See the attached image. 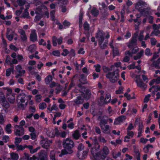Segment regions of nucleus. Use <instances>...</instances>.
<instances>
[{
	"label": "nucleus",
	"mask_w": 160,
	"mask_h": 160,
	"mask_svg": "<svg viewBox=\"0 0 160 160\" xmlns=\"http://www.w3.org/2000/svg\"><path fill=\"white\" fill-rule=\"evenodd\" d=\"M138 34V32L134 34V36L132 39L128 43V46L129 48H131L133 46L136 45L137 41V37Z\"/></svg>",
	"instance_id": "obj_5"
},
{
	"label": "nucleus",
	"mask_w": 160,
	"mask_h": 160,
	"mask_svg": "<svg viewBox=\"0 0 160 160\" xmlns=\"http://www.w3.org/2000/svg\"><path fill=\"white\" fill-rule=\"evenodd\" d=\"M56 135L57 136H60L62 138H65L66 136V133L65 132H60L57 128H55Z\"/></svg>",
	"instance_id": "obj_20"
},
{
	"label": "nucleus",
	"mask_w": 160,
	"mask_h": 160,
	"mask_svg": "<svg viewBox=\"0 0 160 160\" xmlns=\"http://www.w3.org/2000/svg\"><path fill=\"white\" fill-rule=\"evenodd\" d=\"M22 17L24 18H29L30 17L29 16V13L27 11V9H25L24 12L22 13Z\"/></svg>",
	"instance_id": "obj_36"
},
{
	"label": "nucleus",
	"mask_w": 160,
	"mask_h": 160,
	"mask_svg": "<svg viewBox=\"0 0 160 160\" xmlns=\"http://www.w3.org/2000/svg\"><path fill=\"white\" fill-rule=\"evenodd\" d=\"M79 80L80 81V82L83 84H84L87 83V81L86 78L83 74L80 75Z\"/></svg>",
	"instance_id": "obj_34"
},
{
	"label": "nucleus",
	"mask_w": 160,
	"mask_h": 160,
	"mask_svg": "<svg viewBox=\"0 0 160 160\" xmlns=\"http://www.w3.org/2000/svg\"><path fill=\"white\" fill-rule=\"evenodd\" d=\"M72 136L74 139L76 140H77L79 138L81 135L79 133V131L77 130L74 132L72 134Z\"/></svg>",
	"instance_id": "obj_28"
},
{
	"label": "nucleus",
	"mask_w": 160,
	"mask_h": 160,
	"mask_svg": "<svg viewBox=\"0 0 160 160\" xmlns=\"http://www.w3.org/2000/svg\"><path fill=\"white\" fill-rule=\"evenodd\" d=\"M74 102L76 104H80L83 102V100L81 96H78L74 100Z\"/></svg>",
	"instance_id": "obj_27"
},
{
	"label": "nucleus",
	"mask_w": 160,
	"mask_h": 160,
	"mask_svg": "<svg viewBox=\"0 0 160 160\" xmlns=\"http://www.w3.org/2000/svg\"><path fill=\"white\" fill-rule=\"evenodd\" d=\"M5 120L2 113H0V124L3 125L5 122Z\"/></svg>",
	"instance_id": "obj_41"
},
{
	"label": "nucleus",
	"mask_w": 160,
	"mask_h": 160,
	"mask_svg": "<svg viewBox=\"0 0 160 160\" xmlns=\"http://www.w3.org/2000/svg\"><path fill=\"white\" fill-rule=\"evenodd\" d=\"M91 13L94 16H97L99 13L98 10L95 8H93L91 11Z\"/></svg>",
	"instance_id": "obj_32"
},
{
	"label": "nucleus",
	"mask_w": 160,
	"mask_h": 160,
	"mask_svg": "<svg viewBox=\"0 0 160 160\" xmlns=\"http://www.w3.org/2000/svg\"><path fill=\"white\" fill-rule=\"evenodd\" d=\"M109 150L108 148L106 146L103 147L102 149L98 152V154L102 159H104L107 156L109 153Z\"/></svg>",
	"instance_id": "obj_3"
},
{
	"label": "nucleus",
	"mask_w": 160,
	"mask_h": 160,
	"mask_svg": "<svg viewBox=\"0 0 160 160\" xmlns=\"http://www.w3.org/2000/svg\"><path fill=\"white\" fill-rule=\"evenodd\" d=\"M62 145L65 149L61 151V153L59 155L60 157L67 154H71L73 152L72 148L74 146L73 141L70 138H67L63 140Z\"/></svg>",
	"instance_id": "obj_1"
},
{
	"label": "nucleus",
	"mask_w": 160,
	"mask_h": 160,
	"mask_svg": "<svg viewBox=\"0 0 160 160\" xmlns=\"http://www.w3.org/2000/svg\"><path fill=\"white\" fill-rule=\"evenodd\" d=\"M87 154V152L86 151H83L82 153V156H80L79 155V152L78 151V152L77 156L80 159H84L86 158Z\"/></svg>",
	"instance_id": "obj_30"
},
{
	"label": "nucleus",
	"mask_w": 160,
	"mask_h": 160,
	"mask_svg": "<svg viewBox=\"0 0 160 160\" xmlns=\"http://www.w3.org/2000/svg\"><path fill=\"white\" fill-rule=\"evenodd\" d=\"M144 31H141L140 32L139 35L138 36V39L140 41H141L144 39V36L143 35Z\"/></svg>",
	"instance_id": "obj_39"
},
{
	"label": "nucleus",
	"mask_w": 160,
	"mask_h": 160,
	"mask_svg": "<svg viewBox=\"0 0 160 160\" xmlns=\"http://www.w3.org/2000/svg\"><path fill=\"white\" fill-rule=\"evenodd\" d=\"M12 126L11 124H7L6 126L5 130L6 132L8 134H10L12 133L11 128Z\"/></svg>",
	"instance_id": "obj_29"
},
{
	"label": "nucleus",
	"mask_w": 160,
	"mask_h": 160,
	"mask_svg": "<svg viewBox=\"0 0 160 160\" xmlns=\"http://www.w3.org/2000/svg\"><path fill=\"white\" fill-rule=\"evenodd\" d=\"M17 2L20 6H22L24 5L26 2L25 0H18Z\"/></svg>",
	"instance_id": "obj_52"
},
{
	"label": "nucleus",
	"mask_w": 160,
	"mask_h": 160,
	"mask_svg": "<svg viewBox=\"0 0 160 160\" xmlns=\"http://www.w3.org/2000/svg\"><path fill=\"white\" fill-rule=\"evenodd\" d=\"M11 158L13 160H18L19 158V156L17 153L12 152L10 153Z\"/></svg>",
	"instance_id": "obj_31"
},
{
	"label": "nucleus",
	"mask_w": 160,
	"mask_h": 160,
	"mask_svg": "<svg viewBox=\"0 0 160 160\" xmlns=\"http://www.w3.org/2000/svg\"><path fill=\"white\" fill-rule=\"evenodd\" d=\"M26 96L25 94L22 93L18 95L17 98L18 103H23L25 102Z\"/></svg>",
	"instance_id": "obj_11"
},
{
	"label": "nucleus",
	"mask_w": 160,
	"mask_h": 160,
	"mask_svg": "<svg viewBox=\"0 0 160 160\" xmlns=\"http://www.w3.org/2000/svg\"><path fill=\"white\" fill-rule=\"evenodd\" d=\"M37 48V46L34 44H32L28 48V50L31 53L34 52Z\"/></svg>",
	"instance_id": "obj_24"
},
{
	"label": "nucleus",
	"mask_w": 160,
	"mask_h": 160,
	"mask_svg": "<svg viewBox=\"0 0 160 160\" xmlns=\"http://www.w3.org/2000/svg\"><path fill=\"white\" fill-rule=\"evenodd\" d=\"M113 55L114 56H116L119 54V51L118 49L117 48H112Z\"/></svg>",
	"instance_id": "obj_55"
},
{
	"label": "nucleus",
	"mask_w": 160,
	"mask_h": 160,
	"mask_svg": "<svg viewBox=\"0 0 160 160\" xmlns=\"http://www.w3.org/2000/svg\"><path fill=\"white\" fill-rule=\"evenodd\" d=\"M150 42L152 46H154L156 44L157 41L155 38H150Z\"/></svg>",
	"instance_id": "obj_47"
},
{
	"label": "nucleus",
	"mask_w": 160,
	"mask_h": 160,
	"mask_svg": "<svg viewBox=\"0 0 160 160\" xmlns=\"http://www.w3.org/2000/svg\"><path fill=\"white\" fill-rule=\"evenodd\" d=\"M135 8L137 9H139L141 8H142V5L141 4V2H139L137 3L135 5Z\"/></svg>",
	"instance_id": "obj_64"
},
{
	"label": "nucleus",
	"mask_w": 160,
	"mask_h": 160,
	"mask_svg": "<svg viewBox=\"0 0 160 160\" xmlns=\"http://www.w3.org/2000/svg\"><path fill=\"white\" fill-rule=\"evenodd\" d=\"M11 31H12L11 29L8 28L7 29L6 36L7 38L9 41H12V40L13 37L15 34L14 32H10Z\"/></svg>",
	"instance_id": "obj_14"
},
{
	"label": "nucleus",
	"mask_w": 160,
	"mask_h": 160,
	"mask_svg": "<svg viewBox=\"0 0 160 160\" xmlns=\"http://www.w3.org/2000/svg\"><path fill=\"white\" fill-rule=\"evenodd\" d=\"M30 38L31 41L34 42L36 41L37 39V36L36 34V30H32L30 35Z\"/></svg>",
	"instance_id": "obj_18"
},
{
	"label": "nucleus",
	"mask_w": 160,
	"mask_h": 160,
	"mask_svg": "<svg viewBox=\"0 0 160 160\" xmlns=\"http://www.w3.org/2000/svg\"><path fill=\"white\" fill-rule=\"evenodd\" d=\"M124 96L128 100H129L131 99H133L135 98V97L133 96L131 97L130 94H128V92H126L124 94Z\"/></svg>",
	"instance_id": "obj_51"
},
{
	"label": "nucleus",
	"mask_w": 160,
	"mask_h": 160,
	"mask_svg": "<svg viewBox=\"0 0 160 160\" xmlns=\"http://www.w3.org/2000/svg\"><path fill=\"white\" fill-rule=\"evenodd\" d=\"M57 88H56V90H57L56 93L57 94H58L62 90V88L61 87L60 85L58 83H57Z\"/></svg>",
	"instance_id": "obj_53"
},
{
	"label": "nucleus",
	"mask_w": 160,
	"mask_h": 160,
	"mask_svg": "<svg viewBox=\"0 0 160 160\" xmlns=\"http://www.w3.org/2000/svg\"><path fill=\"white\" fill-rule=\"evenodd\" d=\"M101 128L103 133L107 134L110 133V126L109 125H106Z\"/></svg>",
	"instance_id": "obj_21"
},
{
	"label": "nucleus",
	"mask_w": 160,
	"mask_h": 160,
	"mask_svg": "<svg viewBox=\"0 0 160 160\" xmlns=\"http://www.w3.org/2000/svg\"><path fill=\"white\" fill-rule=\"evenodd\" d=\"M55 152L54 151H51L50 155V160L56 159L55 157Z\"/></svg>",
	"instance_id": "obj_45"
},
{
	"label": "nucleus",
	"mask_w": 160,
	"mask_h": 160,
	"mask_svg": "<svg viewBox=\"0 0 160 160\" xmlns=\"http://www.w3.org/2000/svg\"><path fill=\"white\" fill-rule=\"evenodd\" d=\"M112 157L115 159H116L120 157L121 155V153L118 152L117 153L115 150H113L111 152Z\"/></svg>",
	"instance_id": "obj_26"
},
{
	"label": "nucleus",
	"mask_w": 160,
	"mask_h": 160,
	"mask_svg": "<svg viewBox=\"0 0 160 160\" xmlns=\"http://www.w3.org/2000/svg\"><path fill=\"white\" fill-rule=\"evenodd\" d=\"M103 41H101L98 42V43L100 47L102 49H105L107 46V44L108 43V41L107 40H105V42L103 43Z\"/></svg>",
	"instance_id": "obj_25"
},
{
	"label": "nucleus",
	"mask_w": 160,
	"mask_h": 160,
	"mask_svg": "<svg viewBox=\"0 0 160 160\" xmlns=\"http://www.w3.org/2000/svg\"><path fill=\"white\" fill-rule=\"evenodd\" d=\"M42 96L40 94H37L36 95V100L38 102H40L41 101Z\"/></svg>",
	"instance_id": "obj_57"
},
{
	"label": "nucleus",
	"mask_w": 160,
	"mask_h": 160,
	"mask_svg": "<svg viewBox=\"0 0 160 160\" xmlns=\"http://www.w3.org/2000/svg\"><path fill=\"white\" fill-rule=\"evenodd\" d=\"M15 127V128H17L16 129L14 132L16 135L20 136L24 134V130L23 127L17 125H16Z\"/></svg>",
	"instance_id": "obj_6"
},
{
	"label": "nucleus",
	"mask_w": 160,
	"mask_h": 160,
	"mask_svg": "<svg viewBox=\"0 0 160 160\" xmlns=\"http://www.w3.org/2000/svg\"><path fill=\"white\" fill-rule=\"evenodd\" d=\"M107 123V121L105 119H101L100 120L99 125L100 127H103L106 125Z\"/></svg>",
	"instance_id": "obj_38"
},
{
	"label": "nucleus",
	"mask_w": 160,
	"mask_h": 160,
	"mask_svg": "<svg viewBox=\"0 0 160 160\" xmlns=\"http://www.w3.org/2000/svg\"><path fill=\"white\" fill-rule=\"evenodd\" d=\"M52 44L54 46H56L57 45V38L55 36H53L52 37Z\"/></svg>",
	"instance_id": "obj_63"
},
{
	"label": "nucleus",
	"mask_w": 160,
	"mask_h": 160,
	"mask_svg": "<svg viewBox=\"0 0 160 160\" xmlns=\"http://www.w3.org/2000/svg\"><path fill=\"white\" fill-rule=\"evenodd\" d=\"M18 108L22 110H23L27 105V103L26 104V105H25L24 104H22V103L21 102L18 103Z\"/></svg>",
	"instance_id": "obj_50"
},
{
	"label": "nucleus",
	"mask_w": 160,
	"mask_h": 160,
	"mask_svg": "<svg viewBox=\"0 0 160 160\" xmlns=\"http://www.w3.org/2000/svg\"><path fill=\"white\" fill-rule=\"evenodd\" d=\"M126 118V117L125 116L122 115L116 118L114 122L115 125L120 124L121 123L123 122Z\"/></svg>",
	"instance_id": "obj_8"
},
{
	"label": "nucleus",
	"mask_w": 160,
	"mask_h": 160,
	"mask_svg": "<svg viewBox=\"0 0 160 160\" xmlns=\"http://www.w3.org/2000/svg\"><path fill=\"white\" fill-rule=\"evenodd\" d=\"M52 80V77L51 76H49L47 77L45 79V82L47 84L49 83Z\"/></svg>",
	"instance_id": "obj_42"
},
{
	"label": "nucleus",
	"mask_w": 160,
	"mask_h": 160,
	"mask_svg": "<svg viewBox=\"0 0 160 160\" xmlns=\"http://www.w3.org/2000/svg\"><path fill=\"white\" fill-rule=\"evenodd\" d=\"M15 140L14 143L16 146L18 145L22 141V139L20 138H16Z\"/></svg>",
	"instance_id": "obj_49"
},
{
	"label": "nucleus",
	"mask_w": 160,
	"mask_h": 160,
	"mask_svg": "<svg viewBox=\"0 0 160 160\" xmlns=\"http://www.w3.org/2000/svg\"><path fill=\"white\" fill-rule=\"evenodd\" d=\"M13 70V68H8L6 70V75L7 77H8L10 75L12 72Z\"/></svg>",
	"instance_id": "obj_35"
},
{
	"label": "nucleus",
	"mask_w": 160,
	"mask_h": 160,
	"mask_svg": "<svg viewBox=\"0 0 160 160\" xmlns=\"http://www.w3.org/2000/svg\"><path fill=\"white\" fill-rule=\"evenodd\" d=\"M29 150L30 152L32 154H33L35 152H36L38 150H39L41 148V147L40 146L38 147L35 148H33V147L32 145H29L27 147Z\"/></svg>",
	"instance_id": "obj_15"
},
{
	"label": "nucleus",
	"mask_w": 160,
	"mask_h": 160,
	"mask_svg": "<svg viewBox=\"0 0 160 160\" xmlns=\"http://www.w3.org/2000/svg\"><path fill=\"white\" fill-rule=\"evenodd\" d=\"M160 63V59H158L154 63V66L157 68H160V66L159 64Z\"/></svg>",
	"instance_id": "obj_44"
},
{
	"label": "nucleus",
	"mask_w": 160,
	"mask_h": 160,
	"mask_svg": "<svg viewBox=\"0 0 160 160\" xmlns=\"http://www.w3.org/2000/svg\"><path fill=\"white\" fill-rule=\"evenodd\" d=\"M52 143L51 140H49L47 138L43 139L40 141V144L42 147L44 148L47 149L50 146V144Z\"/></svg>",
	"instance_id": "obj_7"
},
{
	"label": "nucleus",
	"mask_w": 160,
	"mask_h": 160,
	"mask_svg": "<svg viewBox=\"0 0 160 160\" xmlns=\"http://www.w3.org/2000/svg\"><path fill=\"white\" fill-rule=\"evenodd\" d=\"M83 27L85 30H89V25L87 22H84L83 25Z\"/></svg>",
	"instance_id": "obj_58"
},
{
	"label": "nucleus",
	"mask_w": 160,
	"mask_h": 160,
	"mask_svg": "<svg viewBox=\"0 0 160 160\" xmlns=\"http://www.w3.org/2000/svg\"><path fill=\"white\" fill-rule=\"evenodd\" d=\"M18 32L20 35V37L22 40H26L27 38L25 31L22 29L18 28Z\"/></svg>",
	"instance_id": "obj_13"
},
{
	"label": "nucleus",
	"mask_w": 160,
	"mask_h": 160,
	"mask_svg": "<svg viewBox=\"0 0 160 160\" xmlns=\"http://www.w3.org/2000/svg\"><path fill=\"white\" fill-rule=\"evenodd\" d=\"M15 68L21 75H22L23 74L25 73V70H22V68L20 65H18L16 66Z\"/></svg>",
	"instance_id": "obj_22"
},
{
	"label": "nucleus",
	"mask_w": 160,
	"mask_h": 160,
	"mask_svg": "<svg viewBox=\"0 0 160 160\" xmlns=\"http://www.w3.org/2000/svg\"><path fill=\"white\" fill-rule=\"evenodd\" d=\"M123 88L122 86H120L118 89L116 91V94H120L123 93Z\"/></svg>",
	"instance_id": "obj_40"
},
{
	"label": "nucleus",
	"mask_w": 160,
	"mask_h": 160,
	"mask_svg": "<svg viewBox=\"0 0 160 160\" xmlns=\"http://www.w3.org/2000/svg\"><path fill=\"white\" fill-rule=\"evenodd\" d=\"M18 151L20 150H23L26 148H27V147L28 145H24L23 146L22 145H19V144L16 146Z\"/></svg>",
	"instance_id": "obj_33"
},
{
	"label": "nucleus",
	"mask_w": 160,
	"mask_h": 160,
	"mask_svg": "<svg viewBox=\"0 0 160 160\" xmlns=\"http://www.w3.org/2000/svg\"><path fill=\"white\" fill-rule=\"evenodd\" d=\"M135 81L137 83V85L138 87L143 90H145L146 88L147 87L146 84L143 82V81L140 78V77L139 79L137 80H135Z\"/></svg>",
	"instance_id": "obj_10"
},
{
	"label": "nucleus",
	"mask_w": 160,
	"mask_h": 160,
	"mask_svg": "<svg viewBox=\"0 0 160 160\" xmlns=\"http://www.w3.org/2000/svg\"><path fill=\"white\" fill-rule=\"evenodd\" d=\"M111 96L109 94H106L105 98L104 99V102L105 103L107 104L110 102L111 100Z\"/></svg>",
	"instance_id": "obj_37"
},
{
	"label": "nucleus",
	"mask_w": 160,
	"mask_h": 160,
	"mask_svg": "<svg viewBox=\"0 0 160 160\" xmlns=\"http://www.w3.org/2000/svg\"><path fill=\"white\" fill-rule=\"evenodd\" d=\"M145 54L146 56H151L152 54L151 50L148 48H147L145 51Z\"/></svg>",
	"instance_id": "obj_43"
},
{
	"label": "nucleus",
	"mask_w": 160,
	"mask_h": 160,
	"mask_svg": "<svg viewBox=\"0 0 160 160\" xmlns=\"http://www.w3.org/2000/svg\"><path fill=\"white\" fill-rule=\"evenodd\" d=\"M82 97L85 99H88L90 98L92 95L91 92L89 89H86L85 91V93H82Z\"/></svg>",
	"instance_id": "obj_17"
},
{
	"label": "nucleus",
	"mask_w": 160,
	"mask_h": 160,
	"mask_svg": "<svg viewBox=\"0 0 160 160\" xmlns=\"http://www.w3.org/2000/svg\"><path fill=\"white\" fill-rule=\"evenodd\" d=\"M152 28L153 29L154 31L155 32V31L156 30H158L160 28V24H154L152 25Z\"/></svg>",
	"instance_id": "obj_46"
},
{
	"label": "nucleus",
	"mask_w": 160,
	"mask_h": 160,
	"mask_svg": "<svg viewBox=\"0 0 160 160\" xmlns=\"http://www.w3.org/2000/svg\"><path fill=\"white\" fill-rule=\"evenodd\" d=\"M47 107V104L45 102H42L39 105V108L40 109L43 110Z\"/></svg>",
	"instance_id": "obj_48"
},
{
	"label": "nucleus",
	"mask_w": 160,
	"mask_h": 160,
	"mask_svg": "<svg viewBox=\"0 0 160 160\" xmlns=\"http://www.w3.org/2000/svg\"><path fill=\"white\" fill-rule=\"evenodd\" d=\"M94 67L95 68V71L97 72H100L101 71L100 68L101 66L100 64L94 65Z\"/></svg>",
	"instance_id": "obj_56"
},
{
	"label": "nucleus",
	"mask_w": 160,
	"mask_h": 160,
	"mask_svg": "<svg viewBox=\"0 0 160 160\" xmlns=\"http://www.w3.org/2000/svg\"><path fill=\"white\" fill-rule=\"evenodd\" d=\"M46 133L48 137L50 138L54 137L56 135L55 128L54 129L49 128L46 130Z\"/></svg>",
	"instance_id": "obj_12"
},
{
	"label": "nucleus",
	"mask_w": 160,
	"mask_h": 160,
	"mask_svg": "<svg viewBox=\"0 0 160 160\" xmlns=\"http://www.w3.org/2000/svg\"><path fill=\"white\" fill-rule=\"evenodd\" d=\"M105 33L102 31H99L97 33L96 38L98 39V42L103 41Z\"/></svg>",
	"instance_id": "obj_9"
},
{
	"label": "nucleus",
	"mask_w": 160,
	"mask_h": 160,
	"mask_svg": "<svg viewBox=\"0 0 160 160\" xmlns=\"http://www.w3.org/2000/svg\"><path fill=\"white\" fill-rule=\"evenodd\" d=\"M134 152L135 153V157L136 158L137 160H140V154L138 149H136L135 146H133Z\"/></svg>",
	"instance_id": "obj_23"
},
{
	"label": "nucleus",
	"mask_w": 160,
	"mask_h": 160,
	"mask_svg": "<svg viewBox=\"0 0 160 160\" xmlns=\"http://www.w3.org/2000/svg\"><path fill=\"white\" fill-rule=\"evenodd\" d=\"M111 71H113L108 72L106 75V76L111 82L115 83L118 81L119 78L118 69L115 68L114 66H112L111 67Z\"/></svg>",
	"instance_id": "obj_2"
},
{
	"label": "nucleus",
	"mask_w": 160,
	"mask_h": 160,
	"mask_svg": "<svg viewBox=\"0 0 160 160\" xmlns=\"http://www.w3.org/2000/svg\"><path fill=\"white\" fill-rule=\"evenodd\" d=\"M131 76L132 78H134L135 80H137L138 79H139L140 77V75H137L134 74L133 73H131Z\"/></svg>",
	"instance_id": "obj_54"
},
{
	"label": "nucleus",
	"mask_w": 160,
	"mask_h": 160,
	"mask_svg": "<svg viewBox=\"0 0 160 160\" xmlns=\"http://www.w3.org/2000/svg\"><path fill=\"white\" fill-rule=\"evenodd\" d=\"M7 99L9 102L12 104H13L15 102V95L13 94H9L7 96Z\"/></svg>",
	"instance_id": "obj_19"
},
{
	"label": "nucleus",
	"mask_w": 160,
	"mask_h": 160,
	"mask_svg": "<svg viewBox=\"0 0 160 160\" xmlns=\"http://www.w3.org/2000/svg\"><path fill=\"white\" fill-rule=\"evenodd\" d=\"M38 160H48V156L44 151L42 150L37 153Z\"/></svg>",
	"instance_id": "obj_4"
},
{
	"label": "nucleus",
	"mask_w": 160,
	"mask_h": 160,
	"mask_svg": "<svg viewBox=\"0 0 160 160\" xmlns=\"http://www.w3.org/2000/svg\"><path fill=\"white\" fill-rule=\"evenodd\" d=\"M59 7L61 9V11L62 12H65L67 11L66 7L65 6H63L62 5H59Z\"/></svg>",
	"instance_id": "obj_60"
},
{
	"label": "nucleus",
	"mask_w": 160,
	"mask_h": 160,
	"mask_svg": "<svg viewBox=\"0 0 160 160\" xmlns=\"http://www.w3.org/2000/svg\"><path fill=\"white\" fill-rule=\"evenodd\" d=\"M83 17V14L82 13H80V15H79V26L80 27V25H82Z\"/></svg>",
	"instance_id": "obj_62"
},
{
	"label": "nucleus",
	"mask_w": 160,
	"mask_h": 160,
	"mask_svg": "<svg viewBox=\"0 0 160 160\" xmlns=\"http://www.w3.org/2000/svg\"><path fill=\"white\" fill-rule=\"evenodd\" d=\"M9 137L7 135H4L2 138V140L5 142H7L9 140Z\"/></svg>",
	"instance_id": "obj_61"
},
{
	"label": "nucleus",
	"mask_w": 160,
	"mask_h": 160,
	"mask_svg": "<svg viewBox=\"0 0 160 160\" xmlns=\"http://www.w3.org/2000/svg\"><path fill=\"white\" fill-rule=\"evenodd\" d=\"M55 14V11L54 10H52L51 11L50 13V15L51 17L52 20H55V17L54 16Z\"/></svg>",
	"instance_id": "obj_59"
},
{
	"label": "nucleus",
	"mask_w": 160,
	"mask_h": 160,
	"mask_svg": "<svg viewBox=\"0 0 160 160\" xmlns=\"http://www.w3.org/2000/svg\"><path fill=\"white\" fill-rule=\"evenodd\" d=\"M138 49L137 47H135L132 51H128L125 52V54L126 55H128L130 57L132 56L133 54H135L138 51Z\"/></svg>",
	"instance_id": "obj_16"
}]
</instances>
